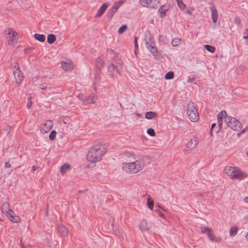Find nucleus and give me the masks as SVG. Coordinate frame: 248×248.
Returning <instances> with one entry per match:
<instances>
[{
    "label": "nucleus",
    "instance_id": "obj_13",
    "mask_svg": "<svg viewBox=\"0 0 248 248\" xmlns=\"http://www.w3.org/2000/svg\"><path fill=\"white\" fill-rule=\"evenodd\" d=\"M198 142V138L195 137L187 143V146L190 149H193L197 146Z\"/></svg>",
    "mask_w": 248,
    "mask_h": 248
},
{
    "label": "nucleus",
    "instance_id": "obj_36",
    "mask_svg": "<svg viewBox=\"0 0 248 248\" xmlns=\"http://www.w3.org/2000/svg\"><path fill=\"white\" fill-rule=\"evenodd\" d=\"M181 41V39L179 38H174L171 41V44L173 46H177Z\"/></svg>",
    "mask_w": 248,
    "mask_h": 248
},
{
    "label": "nucleus",
    "instance_id": "obj_54",
    "mask_svg": "<svg viewBox=\"0 0 248 248\" xmlns=\"http://www.w3.org/2000/svg\"><path fill=\"white\" fill-rule=\"evenodd\" d=\"M20 246H21V248H26L24 247V246L23 244L22 243V241H21V240L20 241Z\"/></svg>",
    "mask_w": 248,
    "mask_h": 248
},
{
    "label": "nucleus",
    "instance_id": "obj_43",
    "mask_svg": "<svg viewBox=\"0 0 248 248\" xmlns=\"http://www.w3.org/2000/svg\"><path fill=\"white\" fill-rule=\"evenodd\" d=\"M222 122H223V119H217L219 130H221L222 128Z\"/></svg>",
    "mask_w": 248,
    "mask_h": 248
},
{
    "label": "nucleus",
    "instance_id": "obj_29",
    "mask_svg": "<svg viewBox=\"0 0 248 248\" xmlns=\"http://www.w3.org/2000/svg\"><path fill=\"white\" fill-rule=\"evenodd\" d=\"M238 231L237 227H232L230 230V235L231 236H234L236 235Z\"/></svg>",
    "mask_w": 248,
    "mask_h": 248
},
{
    "label": "nucleus",
    "instance_id": "obj_30",
    "mask_svg": "<svg viewBox=\"0 0 248 248\" xmlns=\"http://www.w3.org/2000/svg\"><path fill=\"white\" fill-rule=\"evenodd\" d=\"M10 209L9 207V204L7 202H4L2 205V210L3 212H6L7 214H8L9 210Z\"/></svg>",
    "mask_w": 248,
    "mask_h": 248
},
{
    "label": "nucleus",
    "instance_id": "obj_50",
    "mask_svg": "<svg viewBox=\"0 0 248 248\" xmlns=\"http://www.w3.org/2000/svg\"><path fill=\"white\" fill-rule=\"evenodd\" d=\"M195 78H189L188 79H187V82L188 83H191L192 82H193L194 80H195Z\"/></svg>",
    "mask_w": 248,
    "mask_h": 248
},
{
    "label": "nucleus",
    "instance_id": "obj_20",
    "mask_svg": "<svg viewBox=\"0 0 248 248\" xmlns=\"http://www.w3.org/2000/svg\"><path fill=\"white\" fill-rule=\"evenodd\" d=\"M94 94H92L85 99L82 100L83 103L85 105L93 104L94 103Z\"/></svg>",
    "mask_w": 248,
    "mask_h": 248
},
{
    "label": "nucleus",
    "instance_id": "obj_23",
    "mask_svg": "<svg viewBox=\"0 0 248 248\" xmlns=\"http://www.w3.org/2000/svg\"><path fill=\"white\" fill-rule=\"evenodd\" d=\"M56 38L54 34H49L47 36V41L49 44H52L56 41Z\"/></svg>",
    "mask_w": 248,
    "mask_h": 248
},
{
    "label": "nucleus",
    "instance_id": "obj_55",
    "mask_svg": "<svg viewBox=\"0 0 248 248\" xmlns=\"http://www.w3.org/2000/svg\"><path fill=\"white\" fill-rule=\"evenodd\" d=\"M186 13H187L188 14L190 15H192V12H191L190 10H187L186 11Z\"/></svg>",
    "mask_w": 248,
    "mask_h": 248
},
{
    "label": "nucleus",
    "instance_id": "obj_18",
    "mask_svg": "<svg viewBox=\"0 0 248 248\" xmlns=\"http://www.w3.org/2000/svg\"><path fill=\"white\" fill-rule=\"evenodd\" d=\"M108 4L107 3H104L102 6L99 8V10L98 11L97 14L95 16V17H100L102 16V15L103 14V13L105 12V11L107 9L108 7Z\"/></svg>",
    "mask_w": 248,
    "mask_h": 248
},
{
    "label": "nucleus",
    "instance_id": "obj_34",
    "mask_svg": "<svg viewBox=\"0 0 248 248\" xmlns=\"http://www.w3.org/2000/svg\"><path fill=\"white\" fill-rule=\"evenodd\" d=\"M56 131L52 130L49 135V139L52 140H54L56 139Z\"/></svg>",
    "mask_w": 248,
    "mask_h": 248
},
{
    "label": "nucleus",
    "instance_id": "obj_47",
    "mask_svg": "<svg viewBox=\"0 0 248 248\" xmlns=\"http://www.w3.org/2000/svg\"><path fill=\"white\" fill-rule=\"evenodd\" d=\"M248 129V126H247L246 128H244L242 131H241L240 132H239L237 134L238 136H239L240 135L244 133Z\"/></svg>",
    "mask_w": 248,
    "mask_h": 248
},
{
    "label": "nucleus",
    "instance_id": "obj_37",
    "mask_svg": "<svg viewBox=\"0 0 248 248\" xmlns=\"http://www.w3.org/2000/svg\"><path fill=\"white\" fill-rule=\"evenodd\" d=\"M100 79V75L98 73H96L95 75V77H94L95 82L93 83V85L94 86L95 89H96V82L99 81Z\"/></svg>",
    "mask_w": 248,
    "mask_h": 248
},
{
    "label": "nucleus",
    "instance_id": "obj_59",
    "mask_svg": "<svg viewBox=\"0 0 248 248\" xmlns=\"http://www.w3.org/2000/svg\"><path fill=\"white\" fill-rule=\"evenodd\" d=\"M45 215L47 216V208L46 209V212Z\"/></svg>",
    "mask_w": 248,
    "mask_h": 248
},
{
    "label": "nucleus",
    "instance_id": "obj_9",
    "mask_svg": "<svg viewBox=\"0 0 248 248\" xmlns=\"http://www.w3.org/2000/svg\"><path fill=\"white\" fill-rule=\"evenodd\" d=\"M53 125V123L51 120H46L41 125V131L44 133L48 132Z\"/></svg>",
    "mask_w": 248,
    "mask_h": 248
},
{
    "label": "nucleus",
    "instance_id": "obj_32",
    "mask_svg": "<svg viewBox=\"0 0 248 248\" xmlns=\"http://www.w3.org/2000/svg\"><path fill=\"white\" fill-rule=\"evenodd\" d=\"M204 48L209 52L213 53L215 51V47L208 45H205Z\"/></svg>",
    "mask_w": 248,
    "mask_h": 248
},
{
    "label": "nucleus",
    "instance_id": "obj_15",
    "mask_svg": "<svg viewBox=\"0 0 248 248\" xmlns=\"http://www.w3.org/2000/svg\"><path fill=\"white\" fill-rule=\"evenodd\" d=\"M57 229L58 232L62 236H67L68 234V229L62 224L59 225Z\"/></svg>",
    "mask_w": 248,
    "mask_h": 248
},
{
    "label": "nucleus",
    "instance_id": "obj_27",
    "mask_svg": "<svg viewBox=\"0 0 248 248\" xmlns=\"http://www.w3.org/2000/svg\"><path fill=\"white\" fill-rule=\"evenodd\" d=\"M164 6H162L158 10V12L160 16L161 17H163L166 15V12L167 9H164Z\"/></svg>",
    "mask_w": 248,
    "mask_h": 248
},
{
    "label": "nucleus",
    "instance_id": "obj_48",
    "mask_svg": "<svg viewBox=\"0 0 248 248\" xmlns=\"http://www.w3.org/2000/svg\"><path fill=\"white\" fill-rule=\"evenodd\" d=\"M134 44H135V47L136 48H138V42H137V37H135V40H134Z\"/></svg>",
    "mask_w": 248,
    "mask_h": 248
},
{
    "label": "nucleus",
    "instance_id": "obj_38",
    "mask_svg": "<svg viewBox=\"0 0 248 248\" xmlns=\"http://www.w3.org/2000/svg\"><path fill=\"white\" fill-rule=\"evenodd\" d=\"M207 235L208 236L209 238L211 241H213V240H214L215 236H214V234H213V231L211 229H210V231H209L207 232Z\"/></svg>",
    "mask_w": 248,
    "mask_h": 248
},
{
    "label": "nucleus",
    "instance_id": "obj_21",
    "mask_svg": "<svg viewBox=\"0 0 248 248\" xmlns=\"http://www.w3.org/2000/svg\"><path fill=\"white\" fill-rule=\"evenodd\" d=\"M156 116L157 113L154 111H148L145 114V118L148 120L155 118Z\"/></svg>",
    "mask_w": 248,
    "mask_h": 248
},
{
    "label": "nucleus",
    "instance_id": "obj_45",
    "mask_svg": "<svg viewBox=\"0 0 248 248\" xmlns=\"http://www.w3.org/2000/svg\"><path fill=\"white\" fill-rule=\"evenodd\" d=\"M156 212H157V214L159 215V216L162 217V218H165V216L159 210H156L155 211Z\"/></svg>",
    "mask_w": 248,
    "mask_h": 248
},
{
    "label": "nucleus",
    "instance_id": "obj_25",
    "mask_svg": "<svg viewBox=\"0 0 248 248\" xmlns=\"http://www.w3.org/2000/svg\"><path fill=\"white\" fill-rule=\"evenodd\" d=\"M227 115V113L226 111L222 110L221 112H220L217 115V119H225L226 120V118L228 117Z\"/></svg>",
    "mask_w": 248,
    "mask_h": 248
},
{
    "label": "nucleus",
    "instance_id": "obj_10",
    "mask_svg": "<svg viewBox=\"0 0 248 248\" xmlns=\"http://www.w3.org/2000/svg\"><path fill=\"white\" fill-rule=\"evenodd\" d=\"M14 75L16 79V82L17 83H20L24 78V76L19 69V67H18L16 71L14 72Z\"/></svg>",
    "mask_w": 248,
    "mask_h": 248
},
{
    "label": "nucleus",
    "instance_id": "obj_19",
    "mask_svg": "<svg viewBox=\"0 0 248 248\" xmlns=\"http://www.w3.org/2000/svg\"><path fill=\"white\" fill-rule=\"evenodd\" d=\"M118 8H119V7L117 6V5L112 6V7L110 9H109L108 12V13H107L108 17L109 18H111L113 17L114 14L118 10Z\"/></svg>",
    "mask_w": 248,
    "mask_h": 248
},
{
    "label": "nucleus",
    "instance_id": "obj_53",
    "mask_svg": "<svg viewBox=\"0 0 248 248\" xmlns=\"http://www.w3.org/2000/svg\"><path fill=\"white\" fill-rule=\"evenodd\" d=\"M245 202L248 203V197H246L244 199Z\"/></svg>",
    "mask_w": 248,
    "mask_h": 248
},
{
    "label": "nucleus",
    "instance_id": "obj_16",
    "mask_svg": "<svg viewBox=\"0 0 248 248\" xmlns=\"http://www.w3.org/2000/svg\"><path fill=\"white\" fill-rule=\"evenodd\" d=\"M8 215L9 217L10 220L15 223H17L20 220V218L16 216L13 211H12L11 209H8Z\"/></svg>",
    "mask_w": 248,
    "mask_h": 248
},
{
    "label": "nucleus",
    "instance_id": "obj_1",
    "mask_svg": "<svg viewBox=\"0 0 248 248\" xmlns=\"http://www.w3.org/2000/svg\"><path fill=\"white\" fill-rule=\"evenodd\" d=\"M107 151V145L100 141H95L87 155V160L91 163L100 161Z\"/></svg>",
    "mask_w": 248,
    "mask_h": 248
},
{
    "label": "nucleus",
    "instance_id": "obj_56",
    "mask_svg": "<svg viewBox=\"0 0 248 248\" xmlns=\"http://www.w3.org/2000/svg\"><path fill=\"white\" fill-rule=\"evenodd\" d=\"M235 21L237 23H239V21H240V19L239 18H235Z\"/></svg>",
    "mask_w": 248,
    "mask_h": 248
},
{
    "label": "nucleus",
    "instance_id": "obj_46",
    "mask_svg": "<svg viewBox=\"0 0 248 248\" xmlns=\"http://www.w3.org/2000/svg\"><path fill=\"white\" fill-rule=\"evenodd\" d=\"M11 67L12 68H17L18 67H19L17 63L14 62V63L11 64Z\"/></svg>",
    "mask_w": 248,
    "mask_h": 248
},
{
    "label": "nucleus",
    "instance_id": "obj_4",
    "mask_svg": "<svg viewBox=\"0 0 248 248\" xmlns=\"http://www.w3.org/2000/svg\"><path fill=\"white\" fill-rule=\"evenodd\" d=\"M225 122L228 127L234 131H239L241 128V123L234 117L228 116Z\"/></svg>",
    "mask_w": 248,
    "mask_h": 248
},
{
    "label": "nucleus",
    "instance_id": "obj_22",
    "mask_svg": "<svg viewBox=\"0 0 248 248\" xmlns=\"http://www.w3.org/2000/svg\"><path fill=\"white\" fill-rule=\"evenodd\" d=\"M35 39L41 42H44L45 41L46 37L44 34L35 33L34 35Z\"/></svg>",
    "mask_w": 248,
    "mask_h": 248
},
{
    "label": "nucleus",
    "instance_id": "obj_49",
    "mask_svg": "<svg viewBox=\"0 0 248 248\" xmlns=\"http://www.w3.org/2000/svg\"><path fill=\"white\" fill-rule=\"evenodd\" d=\"M216 124L215 123L212 124L211 125V129H210V134L211 135H212V131L213 129V128L216 126Z\"/></svg>",
    "mask_w": 248,
    "mask_h": 248
},
{
    "label": "nucleus",
    "instance_id": "obj_42",
    "mask_svg": "<svg viewBox=\"0 0 248 248\" xmlns=\"http://www.w3.org/2000/svg\"><path fill=\"white\" fill-rule=\"evenodd\" d=\"M111 226H112V229L114 232H115L116 233L117 232H120V230L118 228V227L116 226H115L113 223L111 224Z\"/></svg>",
    "mask_w": 248,
    "mask_h": 248
},
{
    "label": "nucleus",
    "instance_id": "obj_14",
    "mask_svg": "<svg viewBox=\"0 0 248 248\" xmlns=\"http://www.w3.org/2000/svg\"><path fill=\"white\" fill-rule=\"evenodd\" d=\"M212 21L214 23H216L218 18L217 11L216 8L212 5L210 6Z\"/></svg>",
    "mask_w": 248,
    "mask_h": 248
},
{
    "label": "nucleus",
    "instance_id": "obj_35",
    "mask_svg": "<svg viewBox=\"0 0 248 248\" xmlns=\"http://www.w3.org/2000/svg\"><path fill=\"white\" fill-rule=\"evenodd\" d=\"M147 133L148 135L152 137H154L155 136V130L153 128H148L147 130Z\"/></svg>",
    "mask_w": 248,
    "mask_h": 248
},
{
    "label": "nucleus",
    "instance_id": "obj_60",
    "mask_svg": "<svg viewBox=\"0 0 248 248\" xmlns=\"http://www.w3.org/2000/svg\"><path fill=\"white\" fill-rule=\"evenodd\" d=\"M246 237L247 239H248V233H247V234L246 235Z\"/></svg>",
    "mask_w": 248,
    "mask_h": 248
},
{
    "label": "nucleus",
    "instance_id": "obj_6",
    "mask_svg": "<svg viewBox=\"0 0 248 248\" xmlns=\"http://www.w3.org/2000/svg\"><path fill=\"white\" fill-rule=\"evenodd\" d=\"M123 68L122 64L118 62H112L108 67V71L112 76L118 77L120 74Z\"/></svg>",
    "mask_w": 248,
    "mask_h": 248
},
{
    "label": "nucleus",
    "instance_id": "obj_12",
    "mask_svg": "<svg viewBox=\"0 0 248 248\" xmlns=\"http://www.w3.org/2000/svg\"><path fill=\"white\" fill-rule=\"evenodd\" d=\"M146 45L148 50L153 54L155 57H158V50L156 47L153 45V43L150 44L147 41L146 42Z\"/></svg>",
    "mask_w": 248,
    "mask_h": 248
},
{
    "label": "nucleus",
    "instance_id": "obj_51",
    "mask_svg": "<svg viewBox=\"0 0 248 248\" xmlns=\"http://www.w3.org/2000/svg\"><path fill=\"white\" fill-rule=\"evenodd\" d=\"M5 167L7 168H10L11 164H10V163L9 162H6L5 163Z\"/></svg>",
    "mask_w": 248,
    "mask_h": 248
},
{
    "label": "nucleus",
    "instance_id": "obj_31",
    "mask_svg": "<svg viewBox=\"0 0 248 248\" xmlns=\"http://www.w3.org/2000/svg\"><path fill=\"white\" fill-rule=\"evenodd\" d=\"M174 77V73L172 71L168 72L165 76L166 79H171Z\"/></svg>",
    "mask_w": 248,
    "mask_h": 248
},
{
    "label": "nucleus",
    "instance_id": "obj_61",
    "mask_svg": "<svg viewBox=\"0 0 248 248\" xmlns=\"http://www.w3.org/2000/svg\"><path fill=\"white\" fill-rule=\"evenodd\" d=\"M247 155H248V151L247 152Z\"/></svg>",
    "mask_w": 248,
    "mask_h": 248
},
{
    "label": "nucleus",
    "instance_id": "obj_7",
    "mask_svg": "<svg viewBox=\"0 0 248 248\" xmlns=\"http://www.w3.org/2000/svg\"><path fill=\"white\" fill-rule=\"evenodd\" d=\"M224 171L228 176L233 179H240L242 177V174L240 170L234 167H226Z\"/></svg>",
    "mask_w": 248,
    "mask_h": 248
},
{
    "label": "nucleus",
    "instance_id": "obj_40",
    "mask_svg": "<svg viewBox=\"0 0 248 248\" xmlns=\"http://www.w3.org/2000/svg\"><path fill=\"white\" fill-rule=\"evenodd\" d=\"M211 229L207 227H201V232L202 233H207L210 231Z\"/></svg>",
    "mask_w": 248,
    "mask_h": 248
},
{
    "label": "nucleus",
    "instance_id": "obj_41",
    "mask_svg": "<svg viewBox=\"0 0 248 248\" xmlns=\"http://www.w3.org/2000/svg\"><path fill=\"white\" fill-rule=\"evenodd\" d=\"M32 105L31 102V97H29L28 99V103L27 104V107L28 109H30Z\"/></svg>",
    "mask_w": 248,
    "mask_h": 248
},
{
    "label": "nucleus",
    "instance_id": "obj_24",
    "mask_svg": "<svg viewBox=\"0 0 248 248\" xmlns=\"http://www.w3.org/2000/svg\"><path fill=\"white\" fill-rule=\"evenodd\" d=\"M96 64L98 67L102 68L104 66V61L102 57H99L96 60Z\"/></svg>",
    "mask_w": 248,
    "mask_h": 248
},
{
    "label": "nucleus",
    "instance_id": "obj_3",
    "mask_svg": "<svg viewBox=\"0 0 248 248\" xmlns=\"http://www.w3.org/2000/svg\"><path fill=\"white\" fill-rule=\"evenodd\" d=\"M186 113L188 118L192 122H197L199 120V115L198 110L194 104L190 102L187 106Z\"/></svg>",
    "mask_w": 248,
    "mask_h": 248
},
{
    "label": "nucleus",
    "instance_id": "obj_11",
    "mask_svg": "<svg viewBox=\"0 0 248 248\" xmlns=\"http://www.w3.org/2000/svg\"><path fill=\"white\" fill-rule=\"evenodd\" d=\"M61 66L62 68L65 71L71 70L74 67L72 61L69 60H67L66 62H62Z\"/></svg>",
    "mask_w": 248,
    "mask_h": 248
},
{
    "label": "nucleus",
    "instance_id": "obj_28",
    "mask_svg": "<svg viewBox=\"0 0 248 248\" xmlns=\"http://www.w3.org/2000/svg\"><path fill=\"white\" fill-rule=\"evenodd\" d=\"M154 200L153 199H151V197L149 196L148 198V201H147V205H148L149 208L152 210L153 209V207H154Z\"/></svg>",
    "mask_w": 248,
    "mask_h": 248
},
{
    "label": "nucleus",
    "instance_id": "obj_17",
    "mask_svg": "<svg viewBox=\"0 0 248 248\" xmlns=\"http://www.w3.org/2000/svg\"><path fill=\"white\" fill-rule=\"evenodd\" d=\"M139 226L142 231H146L150 228L151 225L146 219H143L141 221Z\"/></svg>",
    "mask_w": 248,
    "mask_h": 248
},
{
    "label": "nucleus",
    "instance_id": "obj_2",
    "mask_svg": "<svg viewBox=\"0 0 248 248\" xmlns=\"http://www.w3.org/2000/svg\"><path fill=\"white\" fill-rule=\"evenodd\" d=\"M122 169L126 173L134 174L140 172L142 170L145 165L144 160L139 158L134 161L129 163H123Z\"/></svg>",
    "mask_w": 248,
    "mask_h": 248
},
{
    "label": "nucleus",
    "instance_id": "obj_26",
    "mask_svg": "<svg viewBox=\"0 0 248 248\" xmlns=\"http://www.w3.org/2000/svg\"><path fill=\"white\" fill-rule=\"evenodd\" d=\"M70 168V166L68 164H64L60 168V171L62 173H64Z\"/></svg>",
    "mask_w": 248,
    "mask_h": 248
},
{
    "label": "nucleus",
    "instance_id": "obj_39",
    "mask_svg": "<svg viewBox=\"0 0 248 248\" xmlns=\"http://www.w3.org/2000/svg\"><path fill=\"white\" fill-rule=\"evenodd\" d=\"M177 4L179 8L181 9H184L186 7L185 4L184 3L183 1L182 0H180L179 1L177 2Z\"/></svg>",
    "mask_w": 248,
    "mask_h": 248
},
{
    "label": "nucleus",
    "instance_id": "obj_5",
    "mask_svg": "<svg viewBox=\"0 0 248 248\" xmlns=\"http://www.w3.org/2000/svg\"><path fill=\"white\" fill-rule=\"evenodd\" d=\"M5 32L7 33L6 38L10 46H14L18 40V33L12 28H7Z\"/></svg>",
    "mask_w": 248,
    "mask_h": 248
},
{
    "label": "nucleus",
    "instance_id": "obj_44",
    "mask_svg": "<svg viewBox=\"0 0 248 248\" xmlns=\"http://www.w3.org/2000/svg\"><path fill=\"white\" fill-rule=\"evenodd\" d=\"M40 88L44 90L47 88V84L46 83H42L40 85Z\"/></svg>",
    "mask_w": 248,
    "mask_h": 248
},
{
    "label": "nucleus",
    "instance_id": "obj_57",
    "mask_svg": "<svg viewBox=\"0 0 248 248\" xmlns=\"http://www.w3.org/2000/svg\"><path fill=\"white\" fill-rule=\"evenodd\" d=\"M244 39H247L248 38V33L247 34V35H245L243 37Z\"/></svg>",
    "mask_w": 248,
    "mask_h": 248
},
{
    "label": "nucleus",
    "instance_id": "obj_58",
    "mask_svg": "<svg viewBox=\"0 0 248 248\" xmlns=\"http://www.w3.org/2000/svg\"><path fill=\"white\" fill-rule=\"evenodd\" d=\"M158 207H159V208H160V209H162L163 210H164V211H166L165 209H164L163 208H162V207H161L160 205H158Z\"/></svg>",
    "mask_w": 248,
    "mask_h": 248
},
{
    "label": "nucleus",
    "instance_id": "obj_33",
    "mask_svg": "<svg viewBox=\"0 0 248 248\" xmlns=\"http://www.w3.org/2000/svg\"><path fill=\"white\" fill-rule=\"evenodd\" d=\"M127 25L125 24L123 25L118 30V33L119 34H122L127 29Z\"/></svg>",
    "mask_w": 248,
    "mask_h": 248
},
{
    "label": "nucleus",
    "instance_id": "obj_52",
    "mask_svg": "<svg viewBox=\"0 0 248 248\" xmlns=\"http://www.w3.org/2000/svg\"><path fill=\"white\" fill-rule=\"evenodd\" d=\"M38 168V167L36 166H33L32 167V172L35 171L36 169H37Z\"/></svg>",
    "mask_w": 248,
    "mask_h": 248
},
{
    "label": "nucleus",
    "instance_id": "obj_8",
    "mask_svg": "<svg viewBox=\"0 0 248 248\" xmlns=\"http://www.w3.org/2000/svg\"><path fill=\"white\" fill-rule=\"evenodd\" d=\"M140 4L144 7L156 9L159 4L158 0H140Z\"/></svg>",
    "mask_w": 248,
    "mask_h": 248
}]
</instances>
